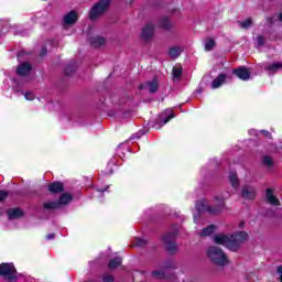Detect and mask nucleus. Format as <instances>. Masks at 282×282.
<instances>
[{
    "mask_svg": "<svg viewBox=\"0 0 282 282\" xmlns=\"http://www.w3.org/2000/svg\"><path fill=\"white\" fill-rule=\"evenodd\" d=\"M247 240H248V232L246 231H239L231 236L218 234L214 237L215 243H218V246H225V248H227L228 250H231V252H237L241 243H243V241H247Z\"/></svg>",
    "mask_w": 282,
    "mask_h": 282,
    "instance_id": "nucleus-1",
    "label": "nucleus"
},
{
    "mask_svg": "<svg viewBox=\"0 0 282 282\" xmlns=\"http://www.w3.org/2000/svg\"><path fill=\"white\" fill-rule=\"evenodd\" d=\"M214 202L216 204L215 207H210L206 199H200L196 202V210L197 213H209V215H219L221 210H224V206H226V198L221 196H215Z\"/></svg>",
    "mask_w": 282,
    "mask_h": 282,
    "instance_id": "nucleus-2",
    "label": "nucleus"
},
{
    "mask_svg": "<svg viewBox=\"0 0 282 282\" xmlns=\"http://www.w3.org/2000/svg\"><path fill=\"white\" fill-rule=\"evenodd\" d=\"M177 264L173 261H167L163 263L159 269L152 271V276L154 279H165L166 281L176 282L177 275L173 273L171 270H175Z\"/></svg>",
    "mask_w": 282,
    "mask_h": 282,
    "instance_id": "nucleus-3",
    "label": "nucleus"
},
{
    "mask_svg": "<svg viewBox=\"0 0 282 282\" xmlns=\"http://www.w3.org/2000/svg\"><path fill=\"white\" fill-rule=\"evenodd\" d=\"M207 256L210 261L216 265H228V257L226 256V253H224V251H221V249L215 246L208 248Z\"/></svg>",
    "mask_w": 282,
    "mask_h": 282,
    "instance_id": "nucleus-4",
    "label": "nucleus"
},
{
    "mask_svg": "<svg viewBox=\"0 0 282 282\" xmlns=\"http://www.w3.org/2000/svg\"><path fill=\"white\" fill-rule=\"evenodd\" d=\"M109 6H111V0H99L98 3H96L89 12V19L91 21H96L98 17H102L105 12L109 9Z\"/></svg>",
    "mask_w": 282,
    "mask_h": 282,
    "instance_id": "nucleus-5",
    "label": "nucleus"
},
{
    "mask_svg": "<svg viewBox=\"0 0 282 282\" xmlns=\"http://www.w3.org/2000/svg\"><path fill=\"white\" fill-rule=\"evenodd\" d=\"M109 6H111V0H99L98 3H96L89 12V19L91 21H96L98 17H102L105 12L109 9Z\"/></svg>",
    "mask_w": 282,
    "mask_h": 282,
    "instance_id": "nucleus-6",
    "label": "nucleus"
},
{
    "mask_svg": "<svg viewBox=\"0 0 282 282\" xmlns=\"http://www.w3.org/2000/svg\"><path fill=\"white\" fill-rule=\"evenodd\" d=\"M74 199V196L72 194L64 193L58 202H46L44 203L45 210H56V208H61V206H67L72 200Z\"/></svg>",
    "mask_w": 282,
    "mask_h": 282,
    "instance_id": "nucleus-7",
    "label": "nucleus"
},
{
    "mask_svg": "<svg viewBox=\"0 0 282 282\" xmlns=\"http://www.w3.org/2000/svg\"><path fill=\"white\" fill-rule=\"evenodd\" d=\"M175 237H177V228L173 232H169L163 237V242L165 245L166 251L170 254H175L177 252V245L175 243Z\"/></svg>",
    "mask_w": 282,
    "mask_h": 282,
    "instance_id": "nucleus-8",
    "label": "nucleus"
},
{
    "mask_svg": "<svg viewBox=\"0 0 282 282\" xmlns=\"http://www.w3.org/2000/svg\"><path fill=\"white\" fill-rule=\"evenodd\" d=\"M0 276H4L7 281H17V269L13 263L0 264Z\"/></svg>",
    "mask_w": 282,
    "mask_h": 282,
    "instance_id": "nucleus-9",
    "label": "nucleus"
},
{
    "mask_svg": "<svg viewBox=\"0 0 282 282\" xmlns=\"http://www.w3.org/2000/svg\"><path fill=\"white\" fill-rule=\"evenodd\" d=\"M153 34H155V26L151 23H148L141 30V39H143V41H151V39H153Z\"/></svg>",
    "mask_w": 282,
    "mask_h": 282,
    "instance_id": "nucleus-10",
    "label": "nucleus"
},
{
    "mask_svg": "<svg viewBox=\"0 0 282 282\" xmlns=\"http://www.w3.org/2000/svg\"><path fill=\"white\" fill-rule=\"evenodd\" d=\"M281 69H282V62H276V63L268 64L264 66V72H267L269 76H274V74L281 72Z\"/></svg>",
    "mask_w": 282,
    "mask_h": 282,
    "instance_id": "nucleus-11",
    "label": "nucleus"
},
{
    "mask_svg": "<svg viewBox=\"0 0 282 282\" xmlns=\"http://www.w3.org/2000/svg\"><path fill=\"white\" fill-rule=\"evenodd\" d=\"M173 118H175L173 109H167L156 119V122H161V124L164 126L170 120H173Z\"/></svg>",
    "mask_w": 282,
    "mask_h": 282,
    "instance_id": "nucleus-12",
    "label": "nucleus"
},
{
    "mask_svg": "<svg viewBox=\"0 0 282 282\" xmlns=\"http://www.w3.org/2000/svg\"><path fill=\"white\" fill-rule=\"evenodd\" d=\"M267 202L271 204V206H281V200L279 197L274 195V191L272 188L267 189Z\"/></svg>",
    "mask_w": 282,
    "mask_h": 282,
    "instance_id": "nucleus-13",
    "label": "nucleus"
},
{
    "mask_svg": "<svg viewBox=\"0 0 282 282\" xmlns=\"http://www.w3.org/2000/svg\"><path fill=\"white\" fill-rule=\"evenodd\" d=\"M234 74L240 78V80H250V70L246 67H239L234 70Z\"/></svg>",
    "mask_w": 282,
    "mask_h": 282,
    "instance_id": "nucleus-14",
    "label": "nucleus"
},
{
    "mask_svg": "<svg viewBox=\"0 0 282 282\" xmlns=\"http://www.w3.org/2000/svg\"><path fill=\"white\" fill-rule=\"evenodd\" d=\"M18 76H28L32 72V65L28 62L22 63L18 66Z\"/></svg>",
    "mask_w": 282,
    "mask_h": 282,
    "instance_id": "nucleus-15",
    "label": "nucleus"
},
{
    "mask_svg": "<svg viewBox=\"0 0 282 282\" xmlns=\"http://www.w3.org/2000/svg\"><path fill=\"white\" fill-rule=\"evenodd\" d=\"M242 197L245 199H254L257 197V189L252 186H245L242 188Z\"/></svg>",
    "mask_w": 282,
    "mask_h": 282,
    "instance_id": "nucleus-16",
    "label": "nucleus"
},
{
    "mask_svg": "<svg viewBox=\"0 0 282 282\" xmlns=\"http://www.w3.org/2000/svg\"><path fill=\"white\" fill-rule=\"evenodd\" d=\"M78 21V13L76 11H70L64 17L65 25H74Z\"/></svg>",
    "mask_w": 282,
    "mask_h": 282,
    "instance_id": "nucleus-17",
    "label": "nucleus"
},
{
    "mask_svg": "<svg viewBox=\"0 0 282 282\" xmlns=\"http://www.w3.org/2000/svg\"><path fill=\"white\" fill-rule=\"evenodd\" d=\"M226 83V75L220 74L212 82V89H219Z\"/></svg>",
    "mask_w": 282,
    "mask_h": 282,
    "instance_id": "nucleus-18",
    "label": "nucleus"
},
{
    "mask_svg": "<svg viewBox=\"0 0 282 282\" xmlns=\"http://www.w3.org/2000/svg\"><path fill=\"white\" fill-rule=\"evenodd\" d=\"M184 52L182 46H172L170 47L167 54L170 58H180V55Z\"/></svg>",
    "mask_w": 282,
    "mask_h": 282,
    "instance_id": "nucleus-19",
    "label": "nucleus"
},
{
    "mask_svg": "<svg viewBox=\"0 0 282 282\" xmlns=\"http://www.w3.org/2000/svg\"><path fill=\"white\" fill-rule=\"evenodd\" d=\"M50 193H63L65 191L63 183L54 182L48 185Z\"/></svg>",
    "mask_w": 282,
    "mask_h": 282,
    "instance_id": "nucleus-20",
    "label": "nucleus"
},
{
    "mask_svg": "<svg viewBox=\"0 0 282 282\" xmlns=\"http://www.w3.org/2000/svg\"><path fill=\"white\" fill-rule=\"evenodd\" d=\"M9 219H19V217H23V210L20 208H11L7 212Z\"/></svg>",
    "mask_w": 282,
    "mask_h": 282,
    "instance_id": "nucleus-21",
    "label": "nucleus"
},
{
    "mask_svg": "<svg viewBox=\"0 0 282 282\" xmlns=\"http://www.w3.org/2000/svg\"><path fill=\"white\" fill-rule=\"evenodd\" d=\"M147 87L150 94H155L158 91V80L154 79L147 85H141V89H147Z\"/></svg>",
    "mask_w": 282,
    "mask_h": 282,
    "instance_id": "nucleus-22",
    "label": "nucleus"
},
{
    "mask_svg": "<svg viewBox=\"0 0 282 282\" xmlns=\"http://www.w3.org/2000/svg\"><path fill=\"white\" fill-rule=\"evenodd\" d=\"M229 182L232 188H239V177L237 176V172H231L229 174Z\"/></svg>",
    "mask_w": 282,
    "mask_h": 282,
    "instance_id": "nucleus-23",
    "label": "nucleus"
},
{
    "mask_svg": "<svg viewBox=\"0 0 282 282\" xmlns=\"http://www.w3.org/2000/svg\"><path fill=\"white\" fill-rule=\"evenodd\" d=\"M182 74H184V69L182 66H174L172 69V76L174 79L180 80L182 78Z\"/></svg>",
    "mask_w": 282,
    "mask_h": 282,
    "instance_id": "nucleus-24",
    "label": "nucleus"
},
{
    "mask_svg": "<svg viewBox=\"0 0 282 282\" xmlns=\"http://www.w3.org/2000/svg\"><path fill=\"white\" fill-rule=\"evenodd\" d=\"M216 228L217 227L215 225H209L208 227H206L205 229L202 230L199 236L200 237H210V235H213V232H215Z\"/></svg>",
    "mask_w": 282,
    "mask_h": 282,
    "instance_id": "nucleus-25",
    "label": "nucleus"
},
{
    "mask_svg": "<svg viewBox=\"0 0 282 282\" xmlns=\"http://www.w3.org/2000/svg\"><path fill=\"white\" fill-rule=\"evenodd\" d=\"M122 264V258H115V259H111L108 263V268L110 270H116V268H118L119 265Z\"/></svg>",
    "mask_w": 282,
    "mask_h": 282,
    "instance_id": "nucleus-26",
    "label": "nucleus"
},
{
    "mask_svg": "<svg viewBox=\"0 0 282 282\" xmlns=\"http://www.w3.org/2000/svg\"><path fill=\"white\" fill-rule=\"evenodd\" d=\"M160 28L163 30H171L173 28V24H171V20L169 18H162L159 23Z\"/></svg>",
    "mask_w": 282,
    "mask_h": 282,
    "instance_id": "nucleus-27",
    "label": "nucleus"
},
{
    "mask_svg": "<svg viewBox=\"0 0 282 282\" xmlns=\"http://www.w3.org/2000/svg\"><path fill=\"white\" fill-rule=\"evenodd\" d=\"M91 45L95 47H100V45H105V37L96 36L90 40Z\"/></svg>",
    "mask_w": 282,
    "mask_h": 282,
    "instance_id": "nucleus-28",
    "label": "nucleus"
},
{
    "mask_svg": "<svg viewBox=\"0 0 282 282\" xmlns=\"http://www.w3.org/2000/svg\"><path fill=\"white\" fill-rule=\"evenodd\" d=\"M204 45H205L206 52H212V50H214L215 47V40L209 37L205 40Z\"/></svg>",
    "mask_w": 282,
    "mask_h": 282,
    "instance_id": "nucleus-29",
    "label": "nucleus"
},
{
    "mask_svg": "<svg viewBox=\"0 0 282 282\" xmlns=\"http://www.w3.org/2000/svg\"><path fill=\"white\" fill-rule=\"evenodd\" d=\"M240 28H242L243 30H248V28L252 26V19H247L242 22H239Z\"/></svg>",
    "mask_w": 282,
    "mask_h": 282,
    "instance_id": "nucleus-30",
    "label": "nucleus"
},
{
    "mask_svg": "<svg viewBox=\"0 0 282 282\" xmlns=\"http://www.w3.org/2000/svg\"><path fill=\"white\" fill-rule=\"evenodd\" d=\"M264 43H265V37H263L262 35H258L256 39V46L262 47V45H264Z\"/></svg>",
    "mask_w": 282,
    "mask_h": 282,
    "instance_id": "nucleus-31",
    "label": "nucleus"
},
{
    "mask_svg": "<svg viewBox=\"0 0 282 282\" xmlns=\"http://www.w3.org/2000/svg\"><path fill=\"white\" fill-rule=\"evenodd\" d=\"M134 246H138L139 248H142L143 246H147V239L135 238Z\"/></svg>",
    "mask_w": 282,
    "mask_h": 282,
    "instance_id": "nucleus-32",
    "label": "nucleus"
},
{
    "mask_svg": "<svg viewBox=\"0 0 282 282\" xmlns=\"http://www.w3.org/2000/svg\"><path fill=\"white\" fill-rule=\"evenodd\" d=\"M263 164H265V166H272V159L270 156H264Z\"/></svg>",
    "mask_w": 282,
    "mask_h": 282,
    "instance_id": "nucleus-33",
    "label": "nucleus"
},
{
    "mask_svg": "<svg viewBox=\"0 0 282 282\" xmlns=\"http://www.w3.org/2000/svg\"><path fill=\"white\" fill-rule=\"evenodd\" d=\"M8 197V192L7 191H0V202H3Z\"/></svg>",
    "mask_w": 282,
    "mask_h": 282,
    "instance_id": "nucleus-34",
    "label": "nucleus"
},
{
    "mask_svg": "<svg viewBox=\"0 0 282 282\" xmlns=\"http://www.w3.org/2000/svg\"><path fill=\"white\" fill-rule=\"evenodd\" d=\"M25 100H34V94L33 93H26L24 94Z\"/></svg>",
    "mask_w": 282,
    "mask_h": 282,
    "instance_id": "nucleus-35",
    "label": "nucleus"
},
{
    "mask_svg": "<svg viewBox=\"0 0 282 282\" xmlns=\"http://www.w3.org/2000/svg\"><path fill=\"white\" fill-rule=\"evenodd\" d=\"M260 133H262V135H264V138L272 139V134L268 130H261Z\"/></svg>",
    "mask_w": 282,
    "mask_h": 282,
    "instance_id": "nucleus-36",
    "label": "nucleus"
},
{
    "mask_svg": "<svg viewBox=\"0 0 282 282\" xmlns=\"http://www.w3.org/2000/svg\"><path fill=\"white\" fill-rule=\"evenodd\" d=\"M113 281V275H105L104 276V282H111Z\"/></svg>",
    "mask_w": 282,
    "mask_h": 282,
    "instance_id": "nucleus-37",
    "label": "nucleus"
},
{
    "mask_svg": "<svg viewBox=\"0 0 282 282\" xmlns=\"http://www.w3.org/2000/svg\"><path fill=\"white\" fill-rule=\"evenodd\" d=\"M45 54H47V48L46 47H43L40 55L41 56H45Z\"/></svg>",
    "mask_w": 282,
    "mask_h": 282,
    "instance_id": "nucleus-38",
    "label": "nucleus"
},
{
    "mask_svg": "<svg viewBox=\"0 0 282 282\" xmlns=\"http://www.w3.org/2000/svg\"><path fill=\"white\" fill-rule=\"evenodd\" d=\"M278 273L280 275V281L282 282V265L278 268Z\"/></svg>",
    "mask_w": 282,
    "mask_h": 282,
    "instance_id": "nucleus-39",
    "label": "nucleus"
},
{
    "mask_svg": "<svg viewBox=\"0 0 282 282\" xmlns=\"http://www.w3.org/2000/svg\"><path fill=\"white\" fill-rule=\"evenodd\" d=\"M54 237H56L54 234H50L46 236V239H48V241H52V239H54Z\"/></svg>",
    "mask_w": 282,
    "mask_h": 282,
    "instance_id": "nucleus-40",
    "label": "nucleus"
},
{
    "mask_svg": "<svg viewBox=\"0 0 282 282\" xmlns=\"http://www.w3.org/2000/svg\"><path fill=\"white\" fill-rule=\"evenodd\" d=\"M107 188H109V186H107V187L104 188V189H98V192H99V193H105V192H107Z\"/></svg>",
    "mask_w": 282,
    "mask_h": 282,
    "instance_id": "nucleus-41",
    "label": "nucleus"
},
{
    "mask_svg": "<svg viewBox=\"0 0 282 282\" xmlns=\"http://www.w3.org/2000/svg\"><path fill=\"white\" fill-rule=\"evenodd\" d=\"M194 221L197 224V215H194Z\"/></svg>",
    "mask_w": 282,
    "mask_h": 282,
    "instance_id": "nucleus-42",
    "label": "nucleus"
},
{
    "mask_svg": "<svg viewBox=\"0 0 282 282\" xmlns=\"http://www.w3.org/2000/svg\"><path fill=\"white\" fill-rule=\"evenodd\" d=\"M243 221H241L240 224H239V228H243Z\"/></svg>",
    "mask_w": 282,
    "mask_h": 282,
    "instance_id": "nucleus-43",
    "label": "nucleus"
},
{
    "mask_svg": "<svg viewBox=\"0 0 282 282\" xmlns=\"http://www.w3.org/2000/svg\"><path fill=\"white\" fill-rule=\"evenodd\" d=\"M279 19H280V21H282V12L280 13Z\"/></svg>",
    "mask_w": 282,
    "mask_h": 282,
    "instance_id": "nucleus-44",
    "label": "nucleus"
},
{
    "mask_svg": "<svg viewBox=\"0 0 282 282\" xmlns=\"http://www.w3.org/2000/svg\"><path fill=\"white\" fill-rule=\"evenodd\" d=\"M250 133H257V130H250Z\"/></svg>",
    "mask_w": 282,
    "mask_h": 282,
    "instance_id": "nucleus-45",
    "label": "nucleus"
},
{
    "mask_svg": "<svg viewBox=\"0 0 282 282\" xmlns=\"http://www.w3.org/2000/svg\"><path fill=\"white\" fill-rule=\"evenodd\" d=\"M268 21H269V23H272V18H269Z\"/></svg>",
    "mask_w": 282,
    "mask_h": 282,
    "instance_id": "nucleus-46",
    "label": "nucleus"
},
{
    "mask_svg": "<svg viewBox=\"0 0 282 282\" xmlns=\"http://www.w3.org/2000/svg\"><path fill=\"white\" fill-rule=\"evenodd\" d=\"M155 127V129H160V127H158V126H154Z\"/></svg>",
    "mask_w": 282,
    "mask_h": 282,
    "instance_id": "nucleus-47",
    "label": "nucleus"
}]
</instances>
